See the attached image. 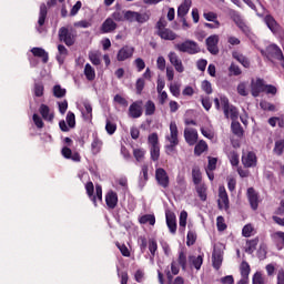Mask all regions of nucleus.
Listing matches in <instances>:
<instances>
[{
    "label": "nucleus",
    "mask_w": 284,
    "mask_h": 284,
    "mask_svg": "<svg viewBox=\"0 0 284 284\" xmlns=\"http://www.w3.org/2000/svg\"><path fill=\"white\" fill-rule=\"evenodd\" d=\"M165 139L170 143L164 146L165 154L168 156L176 154V145H179V126H176V122L170 123V135H166Z\"/></svg>",
    "instance_id": "nucleus-1"
},
{
    "label": "nucleus",
    "mask_w": 284,
    "mask_h": 284,
    "mask_svg": "<svg viewBox=\"0 0 284 284\" xmlns=\"http://www.w3.org/2000/svg\"><path fill=\"white\" fill-rule=\"evenodd\" d=\"M84 190L87 192L88 199L91 201V203H93L94 207H99V203L97 201L103 203V186H101V184L95 185V194L94 183L92 181L85 183Z\"/></svg>",
    "instance_id": "nucleus-2"
},
{
    "label": "nucleus",
    "mask_w": 284,
    "mask_h": 284,
    "mask_svg": "<svg viewBox=\"0 0 284 284\" xmlns=\"http://www.w3.org/2000/svg\"><path fill=\"white\" fill-rule=\"evenodd\" d=\"M168 21H165L163 18H161L156 22V34L160 37V39H163L164 41H174L176 39V33L172 31V29H168Z\"/></svg>",
    "instance_id": "nucleus-3"
},
{
    "label": "nucleus",
    "mask_w": 284,
    "mask_h": 284,
    "mask_svg": "<svg viewBox=\"0 0 284 284\" xmlns=\"http://www.w3.org/2000/svg\"><path fill=\"white\" fill-rule=\"evenodd\" d=\"M220 101L222 103L223 112L225 119L232 120V122H235L239 120V109L234 105H230V99L226 97H221Z\"/></svg>",
    "instance_id": "nucleus-4"
},
{
    "label": "nucleus",
    "mask_w": 284,
    "mask_h": 284,
    "mask_svg": "<svg viewBox=\"0 0 284 284\" xmlns=\"http://www.w3.org/2000/svg\"><path fill=\"white\" fill-rule=\"evenodd\" d=\"M150 148L151 160L156 162L161 158V145L159 144V134L152 133L148 138Z\"/></svg>",
    "instance_id": "nucleus-5"
},
{
    "label": "nucleus",
    "mask_w": 284,
    "mask_h": 284,
    "mask_svg": "<svg viewBox=\"0 0 284 284\" xmlns=\"http://www.w3.org/2000/svg\"><path fill=\"white\" fill-rule=\"evenodd\" d=\"M175 50H179V52H186L187 54H199V52H201L199 43L192 40L175 44Z\"/></svg>",
    "instance_id": "nucleus-6"
},
{
    "label": "nucleus",
    "mask_w": 284,
    "mask_h": 284,
    "mask_svg": "<svg viewBox=\"0 0 284 284\" xmlns=\"http://www.w3.org/2000/svg\"><path fill=\"white\" fill-rule=\"evenodd\" d=\"M58 39L61 43L68 45V48L72 47L77 41L74 38V33L68 29V27H62L58 31Z\"/></svg>",
    "instance_id": "nucleus-7"
},
{
    "label": "nucleus",
    "mask_w": 284,
    "mask_h": 284,
    "mask_svg": "<svg viewBox=\"0 0 284 284\" xmlns=\"http://www.w3.org/2000/svg\"><path fill=\"white\" fill-rule=\"evenodd\" d=\"M217 207L219 210H230V196H227V191L225 190V186L219 187Z\"/></svg>",
    "instance_id": "nucleus-8"
},
{
    "label": "nucleus",
    "mask_w": 284,
    "mask_h": 284,
    "mask_svg": "<svg viewBox=\"0 0 284 284\" xmlns=\"http://www.w3.org/2000/svg\"><path fill=\"white\" fill-rule=\"evenodd\" d=\"M129 116L131 119H141L143 116V101L138 100L129 106Z\"/></svg>",
    "instance_id": "nucleus-9"
},
{
    "label": "nucleus",
    "mask_w": 284,
    "mask_h": 284,
    "mask_svg": "<svg viewBox=\"0 0 284 284\" xmlns=\"http://www.w3.org/2000/svg\"><path fill=\"white\" fill-rule=\"evenodd\" d=\"M134 47L123 45L116 54V61L123 62L128 61V59H132L134 57Z\"/></svg>",
    "instance_id": "nucleus-10"
},
{
    "label": "nucleus",
    "mask_w": 284,
    "mask_h": 284,
    "mask_svg": "<svg viewBox=\"0 0 284 284\" xmlns=\"http://www.w3.org/2000/svg\"><path fill=\"white\" fill-rule=\"evenodd\" d=\"M155 180L161 185V187H170V176H168L165 169L159 168L155 170Z\"/></svg>",
    "instance_id": "nucleus-11"
},
{
    "label": "nucleus",
    "mask_w": 284,
    "mask_h": 284,
    "mask_svg": "<svg viewBox=\"0 0 284 284\" xmlns=\"http://www.w3.org/2000/svg\"><path fill=\"white\" fill-rule=\"evenodd\" d=\"M251 272H252V268L250 267V263H247V261H242L240 265V273L242 278L237 282V284H248Z\"/></svg>",
    "instance_id": "nucleus-12"
},
{
    "label": "nucleus",
    "mask_w": 284,
    "mask_h": 284,
    "mask_svg": "<svg viewBox=\"0 0 284 284\" xmlns=\"http://www.w3.org/2000/svg\"><path fill=\"white\" fill-rule=\"evenodd\" d=\"M169 61L171 63V65H173V68H175V70L181 74L183 72H185V67H183V61L181 60V58H179V54H176V52L171 51L169 54Z\"/></svg>",
    "instance_id": "nucleus-13"
},
{
    "label": "nucleus",
    "mask_w": 284,
    "mask_h": 284,
    "mask_svg": "<svg viewBox=\"0 0 284 284\" xmlns=\"http://www.w3.org/2000/svg\"><path fill=\"white\" fill-rule=\"evenodd\" d=\"M184 139L187 145H196L199 142V131L192 128L184 129Z\"/></svg>",
    "instance_id": "nucleus-14"
},
{
    "label": "nucleus",
    "mask_w": 284,
    "mask_h": 284,
    "mask_svg": "<svg viewBox=\"0 0 284 284\" xmlns=\"http://www.w3.org/2000/svg\"><path fill=\"white\" fill-rule=\"evenodd\" d=\"M265 80L257 78L255 82L251 84V94L252 97H260L261 92H265Z\"/></svg>",
    "instance_id": "nucleus-15"
},
{
    "label": "nucleus",
    "mask_w": 284,
    "mask_h": 284,
    "mask_svg": "<svg viewBox=\"0 0 284 284\" xmlns=\"http://www.w3.org/2000/svg\"><path fill=\"white\" fill-rule=\"evenodd\" d=\"M230 18L232 21L235 22V26L242 30V32H245L247 30V24H245V21H243V18L241 17V13L236 10H230L229 11Z\"/></svg>",
    "instance_id": "nucleus-16"
},
{
    "label": "nucleus",
    "mask_w": 284,
    "mask_h": 284,
    "mask_svg": "<svg viewBox=\"0 0 284 284\" xmlns=\"http://www.w3.org/2000/svg\"><path fill=\"white\" fill-rule=\"evenodd\" d=\"M206 49L211 54H219V36L213 34L206 39Z\"/></svg>",
    "instance_id": "nucleus-17"
},
{
    "label": "nucleus",
    "mask_w": 284,
    "mask_h": 284,
    "mask_svg": "<svg viewBox=\"0 0 284 284\" xmlns=\"http://www.w3.org/2000/svg\"><path fill=\"white\" fill-rule=\"evenodd\" d=\"M105 203L109 210L116 209V205H119V194L112 190H110L105 194Z\"/></svg>",
    "instance_id": "nucleus-18"
},
{
    "label": "nucleus",
    "mask_w": 284,
    "mask_h": 284,
    "mask_svg": "<svg viewBox=\"0 0 284 284\" xmlns=\"http://www.w3.org/2000/svg\"><path fill=\"white\" fill-rule=\"evenodd\" d=\"M246 194L251 209L254 211L258 210V193L256 190H254V187H248Z\"/></svg>",
    "instance_id": "nucleus-19"
},
{
    "label": "nucleus",
    "mask_w": 284,
    "mask_h": 284,
    "mask_svg": "<svg viewBox=\"0 0 284 284\" xmlns=\"http://www.w3.org/2000/svg\"><path fill=\"white\" fill-rule=\"evenodd\" d=\"M244 168H256L257 158L254 151H250L246 155L242 156Z\"/></svg>",
    "instance_id": "nucleus-20"
},
{
    "label": "nucleus",
    "mask_w": 284,
    "mask_h": 284,
    "mask_svg": "<svg viewBox=\"0 0 284 284\" xmlns=\"http://www.w3.org/2000/svg\"><path fill=\"white\" fill-rule=\"evenodd\" d=\"M166 225L171 234H176V214L172 211H166L165 213Z\"/></svg>",
    "instance_id": "nucleus-21"
},
{
    "label": "nucleus",
    "mask_w": 284,
    "mask_h": 284,
    "mask_svg": "<svg viewBox=\"0 0 284 284\" xmlns=\"http://www.w3.org/2000/svg\"><path fill=\"white\" fill-rule=\"evenodd\" d=\"M69 54H70V51H68V48H65V45L58 44V53L55 55V59L59 65H63V63H65V59H68Z\"/></svg>",
    "instance_id": "nucleus-22"
},
{
    "label": "nucleus",
    "mask_w": 284,
    "mask_h": 284,
    "mask_svg": "<svg viewBox=\"0 0 284 284\" xmlns=\"http://www.w3.org/2000/svg\"><path fill=\"white\" fill-rule=\"evenodd\" d=\"M33 57L42 60V63H48L50 61V55L43 48L34 47L31 49Z\"/></svg>",
    "instance_id": "nucleus-23"
},
{
    "label": "nucleus",
    "mask_w": 284,
    "mask_h": 284,
    "mask_svg": "<svg viewBox=\"0 0 284 284\" xmlns=\"http://www.w3.org/2000/svg\"><path fill=\"white\" fill-rule=\"evenodd\" d=\"M39 113L44 121H49V123H52V121H54V112H50V106H48L47 104L40 105Z\"/></svg>",
    "instance_id": "nucleus-24"
},
{
    "label": "nucleus",
    "mask_w": 284,
    "mask_h": 284,
    "mask_svg": "<svg viewBox=\"0 0 284 284\" xmlns=\"http://www.w3.org/2000/svg\"><path fill=\"white\" fill-rule=\"evenodd\" d=\"M116 28V22H114L112 18H108L101 26V32L102 34H108L110 32H114Z\"/></svg>",
    "instance_id": "nucleus-25"
},
{
    "label": "nucleus",
    "mask_w": 284,
    "mask_h": 284,
    "mask_svg": "<svg viewBox=\"0 0 284 284\" xmlns=\"http://www.w3.org/2000/svg\"><path fill=\"white\" fill-rule=\"evenodd\" d=\"M103 149V140L99 138V134H93V141L91 143V152L92 154L97 155Z\"/></svg>",
    "instance_id": "nucleus-26"
},
{
    "label": "nucleus",
    "mask_w": 284,
    "mask_h": 284,
    "mask_svg": "<svg viewBox=\"0 0 284 284\" xmlns=\"http://www.w3.org/2000/svg\"><path fill=\"white\" fill-rule=\"evenodd\" d=\"M190 8H192V0H184L178 8V17L180 19L186 17L187 12H190Z\"/></svg>",
    "instance_id": "nucleus-27"
},
{
    "label": "nucleus",
    "mask_w": 284,
    "mask_h": 284,
    "mask_svg": "<svg viewBox=\"0 0 284 284\" xmlns=\"http://www.w3.org/2000/svg\"><path fill=\"white\" fill-rule=\"evenodd\" d=\"M231 132H233V134L237 136V139H243L245 134V130H243V125H241L239 121L231 123Z\"/></svg>",
    "instance_id": "nucleus-28"
},
{
    "label": "nucleus",
    "mask_w": 284,
    "mask_h": 284,
    "mask_svg": "<svg viewBox=\"0 0 284 284\" xmlns=\"http://www.w3.org/2000/svg\"><path fill=\"white\" fill-rule=\"evenodd\" d=\"M232 57H233V59H235V61L241 63V65H243V68H250V59H247V57L243 55L239 51H233Z\"/></svg>",
    "instance_id": "nucleus-29"
},
{
    "label": "nucleus",
    "mask_w": 284,
    "mask_h": 284,
    "mask_svg": "<svg viewBox=\"0 0 284 284\" xmlns=\"http://www.w3.org/2000/svg\"><path fill=\"white\" fill-rule=\"evenodd\" d=\"M212 264L214 270H221V265H223V254L221 252L214 251L212 254Z\"/></svg>",
    "instance_id": "nucleus-30"
},
{
    "label": "nucleus",
    "mask_w": 284,
    "mask_h": 284,
    "mask_svg": "<svg viewBox=\"0 0 284 284\" xmlns=\"http://www.w3.org/2000/svg\"><path fill=\"white\" fill-rule=\"evenodd\" d=\"M264 22L271 32H276L278 30V22H276V19H274V17L271 14L265 16Z\"/></svg>",
    "instance_id": "nucleus-31"
},
{
    "label": "nucleus",
    "mask_w": 284,
    "mask_h": 284,
    "mask_svg": "<svg viewBox=\"0 0 284 284\" xmlns=\"http://www.w3.org/2000/svg\"><path fill=\"white\" fill-rule=\"evenodd\" d=\"M203 258H204V255L201 254V255H197V256H194V255H191L189 256V262L191 263V265L195 268V270H201L202 265H203Z\"/></svg>",
    "instance_id": "nucleus-32"
},
{
    "label": "nucleus",
    "mask_w": 284,
    "mask_h": 284,
    "mask_svg": "<svg viewBox=\"0 0 284 284\" xmlns=\"http://www.w3.org/2000/svg\"><path fill=\"white\" fill-rule=\"evenodd\" d=\"M139 223L141 225H146V223H149V225H155L156 216H154V214H144L139 217Z\"/></svg>",
    "instance_id": "nucleus-33"
},
{
    "label": "nucleus",
    "mask_w": 284,
    "mask_h": 284,
    "mask_svg": "<svg viewBox=\"0 0 284 284\" xmlns=\"http://www.w3.org/2000/svg\"><path fill=\"white\" fill-rule=\"evenodd\" d=\"M155 112H156V104H154V101L148 100L144 104L145 116H153Z\"/></svg>",
    "instance_id": "nucleus-34"
},
{
    "label": "nucleus",
    "mask_w": 284,
    "mask_h": 284,
    "mask_svg": "<svg viewBox=\"0 0 284 284\" xmlns=\"http://www.w3.org/2000/svg\"><path fill=\"white\" fill-rule=\"evenodd\" d=\"M84 75L87 81H94L97 79V72L94 71V68L90 63H87L84 65Z\"/></svg>",
    "instance_id": "nucleus-35"
},
{
    "label": "nucleus",
    "mask_w": 284,
    "mask_h": 284,
    "mask_svg": "<svg viewBox=\"0 0 284 284\" xmlns=\"http://www.w3.org/2000/svg\"><path fill=\"white\" fill-rule=\"evenodd\" d=\"M207 142H205L204 140H201L199 143L195 144L194 148V155L195 156H201V154H203V152H207Z\"/></svg>",
    "instance_id": "nucleus-36"
},
{
    "label": "nucleus",
    "mask_w": 284,
    "mask_h": 284,
    "mask_svg": "<svg viewBox=\"0 0 284 284\" xmlns=\"http://www.w3.org/2000/svg\"><path fill=\"white\" fill-rule=\"evenodd\" d=\"M47 18H48V7H45V4H41V7H40V12H39L38 24H39L40 27L44 26Z\"/></svg>",
    "instance_id": "nucleus-37"
},
{
    "label": "nucleus",
    "mask_w": 284,
    "mask_h": 284,
    "mask_svg": "<svg viewBox=\"0 0 284 284\" xmlns=\"http://www.w3.org/2000/svg\"><path fill=\"white\" fill-rule=\"evenodd\" d=\"M283 152H284V139L276 140L273 149V153L276 154V156H283Z\"/></svg>",
    "instance_id": "nucleus-38"
},
{
    "label": "nucleus",
    "mask_w": 284,
    "mask_h": 284,
    "mask_svg": "<svg viewBox=\"0 0 284 284\" xmlns=\"http://www.w3.org/2000/svg\"><path fill=\"white\" fill-rule=\"evenodd\" d=\"M192 179H193L194 185L201 184L202 175H201V169H199V166H194L192 169Z\"/></svg>",
    "instance_id": "nucleus-39"
},
{
    "label": "nucleus",
    "mask_w": 284,
    "mask_h": 284,
    "mask_svg": "<svg viewBox=\"0 0 284 284\" xmlns=\"http://www.w3.org/2000/svg\"><path fill=\"white\" fill-rule=\"evenodd\" d=\"M196 231L194 230H190L186 234V245L187 247H192V245H194V243H196Z\"/></svg>",
    "instance_id": "nucleus-40"
},
{
    "label": "nucleus",
    "mask_w": 284,
    "mask_h": 284,
    "mask_svg": "<svg viewBox=\"0 0 284 284\" xmlns=\"http://www.w3.org/2000/svg\"><path fill=\"white\" fill-rule=\"evenodd\" d=\"M246 243H247V247H246L245 252L247 254H254V252L256 251V245H258V237L248 240Z\"/></svg>",
    "instance_id": "nucleus-41"
},
{
    "label": "nucleus",
    "mask_w": 284,
    "mask_h": 284,
    "mask_svg": "<svg viewBox=\"0 0 284 284\" xmlns=\"http://www.w3.org/2000/svg\"><path fill=\"white\" fill-rule=\"evenodd\" d=\"M67 92L68 91L65 89L61 88V84H55L53 87V97H55V99H63Z\"/></svg>",
    "instance_id": "nucleus-42"
},
{
    "label": "nucleus",
    "mask_w": 284,
    "mask_h": 284,
    "mask_svg": "<svg viewBox=\"0 0 284 284\" xmlns=\"http://www.w3.org/2000/svg\"><path fill=\"white\" fill-rule=\"evenodd\" d=\"M82 116L85 121H92V104L84 103V111H82Z\"/></svg>",
    "instance_id": "nucleus-43"
},
{
    "label": "nucleus",
    "mask_w": 284,
    "mask_h": 284,
    "mask_svg": "<svg viewBox=\"0 0 284 284\" xmlns=\"http://www.w3.org/2000/svg\"><path fill=\"white\" fill-rule=\"evenodd\" d=\"M158 250H159V244L156 243V240L154 239L149 240V252L151 253L152 260L154 258V256H156Z\"/></svg>",
    "instance_id": "nucleus-44"
},
{
    "label": "nucleus",
    "mask_w": 284,
    "mask_h": 284,
    "mask_svg": "<svg viewBox=\"0 0 284 284\" xmlns=\"http://www.w3.org/2000/svg\"><path fill=\"white\" fill-rule=\"evenodd\" d=\"M229 74H230V77H241V74H243V71L241 70V68L237 64H234V62H233L229 67Z\"/></svg>",
    "instance_id": "nucleus-45"
},
{
    "label": "nucleus",
    "mask_w": 284,
    "mask_h": 284,
    "mask_svg": "<svg viewBox=\"0 0 284 284\" xmlns=\"http://www.w3.org/2000/svg\"><path fill=\"white\" fill-rule=\"evenodd\" d=\"M180 232H185V226L187 225V211H182L180 213Z\"/></svg>",
    "instance_id": "nucleus-46"
},
{
    "label": "nucleus",
    "mask_w": 284,
    "mask_h": 284,
    "mask_svg": "<svg viewBox=\"0 0 284 284\" xmlns=\"http://www.w3.org/2000/svg\"><path fill=\"white\" fill-rule=\"evenodd\" d=\"M260 108L266 112H276V105L265 100L260 102Z\"/></svg>",
    "instance_id": "nucleus-47"
},
{
    "label": "nucleus",
    "mask_w": 284,
    "mask_h": 284,
    "mask_svg": "<svg viewBox=\"0 0 284 284\" xmlns=\"http://www.w3.org/2000/svg\"><path fill=\"white\" fill-rule=\"evenodd\" d=\"M178 263L182 267V270L187 268V255H185V252L181 251L179 253Z\"/></svg>",
    "instance_id": "nucleus-48"
},
{
    "label": "nucleus",
    "mask_w": 284,
    "mask_h": 284,
    "mask_svg": "<svg viewBox=\"0 0 284 284\" xmlns=\"http://www.w3.org/2000/svg\"><path fill=\"white\" fill-rule=\"evenodd\" d=\"M216 227L217 232H225V230H227V224H225V217L221 215L216 217Z\"/></svg>",
    "instance_id": "nucleus-49"
},
{
    "label": "nucleus",
    "mask_w": 284,
    "mask_h": 284,
    "mask_svg": "<svg viewBox=\"0 0 284 284\" xmlns=\"http://www.w3.org/2000/svg\"><path fill=\"white\" fill-rule=\"evenodd\" d=\"M229 160L231 165H233V168H236L240 163L239 153L236 151H231L229 153Z\"/></svg>",
    "instance_id": "nucleus-50"
},
{
    "label": "nucleus",
    "mask_w": 284,
    "mask_h": 284,
    "mask_svg": "<svg viewBox=\"0 0 284 284\" xmlns=\"http://www.w3.org/2000/svg\"><path fill=\"white\" fill-rule=\"evenodd\" d=\"M67 123L69 128H77V116L72 111H69L67 113Z\"/></svg>",
    "instance_id": "nucleus-51"
},
{
    "label": "nucleus",
    "mask_w": 284,
    "mask_h": 284,
    "mask_svg": "<svg viewBox=\"0 0 284 284\" xmlns=\"http://www.w3.org/2000/svg\"><path fill=\"white\" fill-rule=\"evenodd\" d=\"M115 245H116L118 250H120L122 256L130 258V256H131L130 248H128V246L125 244H121V243L116 242Z\"/></svg>",
    "instance_id": "nucleus-52"
},
{
    "label": "nucleus",
    "mask_w": 284,
    "mask_h": 284,
    "mask_svg": "<svg viewBox=\"0 0 284 284\" xmlns=\"http://www.w3.org/2000/svg\"><path fill=\"white\" fill-rule=\"evenodd\" d=\"M105 131H106V134H110V136H112V134H114V132H116V123H114L110 120H106Z\"/></svg>",
    "instance_id": "nucleus-53"
},
{
    "label": "nucleus",
    "mask_w": 284,
    "mask_h": 284,
    "mask_svg": "<svg viewBox=\"0 0 284 284\" xmlns=\"http://www.w3.org/2000/svg\"><path fill=\"white\" fill-rule=\"evenodd\" d=\"M133 156H134L135 161L141 163V161H143V159H145V150H143V149L133 150Z\"/></svg>",
    "instance_id": "nucleus-54"
},
{
    "label": "nucleus",
    "mask_w": 284,
    "mask_h": 284,
    "mask_svg": "<svg viewBox=\"0 0 284 284\" xmlns=\"http://www.w3.org/2000/svg\"><path fill=\"white\" fill-rule=\"evenodd\" d=\"M196 192L201 201H207V189H205V185L197 186Z\"/></svg>",
    "instance_id": "nucleus-55"
},
{
    "label": "nucleus",
    "mask_w": 284,
    "mask_h": 284,
    "mask_svg": "<svg viewBox=\"0 0 284 284\" xmlns=\"http://www.w3.org/2000/svg\"><path fill=\"white\" fill-rule=\"evenodd\" d=\"M33 92H34V97H38V98L43 97V92H44L43 83L41 82L36 83L33 88Z\"/></svg>",
    "instance_id": "nucleus-56"
},
{
    "label": "nucleus",
    "mask_w": 284,
    "mask_h": 284,
    "mask_svg": "<svg viewBox=\"0 0 284 284\" xmlns=\"http://www.w3.org/2000/svg\"><path fill=\"white\" fill-rule=\"evenodd\" d=\"M252 284H265V277H263V273L255 272L252 278Z\"/></svg>",
    "instance_id": "nucleus-57"
},
{
    "label": "nucleus",
    "mask_w": 284,
    "mask_h": 284,
    "mask_svg": "<svg viewBox=\"0 0 284 284\" xmlns=\"http://www.w3.org/2000/svg\"><path fill=\"white\" fill-rule=\"evenodd\" d=\"M252 232H254V226H252V224H246L242 229V236L250 239V236H252Z\"/></svg>",
    "instance_id": "nucleus-58"
},
{
    "label": "nucleus",
    "mask_w": 284,
    "mask_h": 284,
    "mask_svg": "<svg viewBox=\"0 0 284 284\" xmlns=\"http://www.w3.org/2000/svg\"><path fill=\"white\" fill-rule=\"evenodd\" d=\"M144 88H145V80L143 78L138 79L135 83L136 94H143Z\"/></svg>",
    "instance_id": "nucleus-59"
},
{
    "label": "nucleus",
    "mask_w": 284,
    "mask_h": 284,
    "mask_svg": "<svg viewBox=\"0 0 284 284\" xmlns=\"http://www.w3.org/2000/svg\"><path fill=\"white\" fill-rule=\"evenodd\" d=\"M124 21H130V23H134V21H136V11H125Z\"/></svg>",
    "instance_id": "nucleus-60"
},
{
    "label": "nucleus",
    "mask_w": 284,
    "mask_h": 284,
    "mask_svg": "<svg viewBox=\"0 0 284 284\" xmlns=\"http://www.w3.org/2000/svg\"><path fill=\"white\" fill-rule=\"evenodd\" d=\"M32 119H33V123H34L36 128H38L39 130L44 128L45 123H43V119H41V116H39V114L34 113Z\"/></svg>",
    "instance_id": "nucleus-61"
},
{
    "label": "nucleus",
    "mask_w": 284,
    "mask_h": 284,
    "mask_svg": "<svg viewBox=\"0 0 284 284\" xmlns=\"http://www.w3.org/2000/svg\"><path fill=\"white\" fill-rule=\"evenodd\" d=\"M135 21H136V23H145V22L150 21V16L148 13L136 12Z\"/></svg>",
    "instance_id": "nucleus-62"
},
{
    "label": "nucleus",
    "mask_w": 284,
    "mask_h": 284,
    "mask_svg": "<svg viewBox=\"0 0 284 284\" xmlns=\"http://www.w3.org/2000/svg\"><path fill=\"white\" fill-rule=\"evenodd\" d=\"M112 19L114 21H125V11H114L112 13Z\"/></svg>",
    "instance_id": "nucleus-63"
},
{
    "label": "nucleus",
    "mask_w": 284,
    "mask_h": 284,
    "mask_svg": "<svg viewBox=\"0 0 284 284\" xmlns=\"http://www.w3.org/2000/svg\"><path fill=\"white\" fill-rule=\"evenodd\" d=\"M89 59L93 65H101V58L97 53H90Z\"/></svg>",
    "instance_id": "nucleus-64"
}]
</instances>
